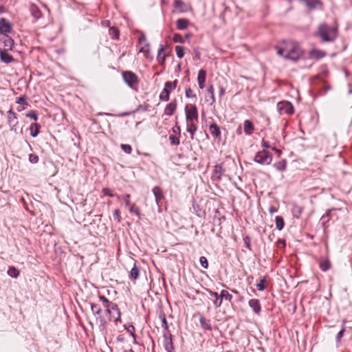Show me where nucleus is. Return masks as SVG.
Segmentation results:
<instances>
[{"instance_id":"nucleus-45","label":"nucleus","mask_w":352,"mask_h":352,"mask_svg":"<svg viewBox=\"0 0 352 352\" xmlns=\"http://www.w3.org/2000/svg\"><path fill=\"white\" fill-rule=\"evenodd\" d=\"M173 40L175 43H183L184 42L182 36L178 33L173 34Z\"/></svg>"},{"instance_id":"nucleus-36","label":"nucleus","mask_w":352,"mask_h":352,"mask_svg":"<svg viewBox=\"0 0 352 352\" xmlns=\"http://www.w3.org/2000/svg\"><path fill=\"white\" fill-rule=\"evenodd\" d=\"M159 318L162 321V328L166 331L165 332H167V331L168 329V322H167L165 314L161 311L159 314Z\"/></svg>"},{"instance_id":"nucleus-58","label":"nucleus","mask_w":352,"mask_h":352,"mask_svg":"<svg viewBox=\"0 0 352 352\" xmlns=\"http://www.w3.org/2000/svg\"><path fill=\"white\" fill-rule=\"evenodd\" d=\"M103 192L105 195L114 197V195L111 192V190L109 188H104Z\"/></svg>"},{"instance_id":"nucleus-54","label":"nucleus","mask_w":352,"mask_h":352,"mask_svg":"<svg viewBox=\"0 0 352 352\" xmlns=\"http://www.w3.org/2000/svg\"><path fill=\"white\" fill-rule=\"evenodd\" d=\"M129 198H130V195H129V194H126L122 197V199H123L126 207H129V206H131L132 204L130 202Z\"/></svg>"},{"instance_id":"nucleus-16","label":"nucleus","mask_w":352,"mask_h":352,"mask_svg":"<svg viewBox=\"0 0 352 352\" xmlns=\"http://www.w3.org/2000/svg\"><path fill=\"white\" fill-rule=\"evenodd\" d=\"M223 168L221 165L217 164L214 166L212 177L215 180H220L223 173Z\"/></svg>"},{"instance_id":"nucleus-62","label":"nucleus","mask_w":352,"mask_h":352,"mask_svg":"<svg viewBox=\"0 0 352 352\" xmlns=\"http://www.w3.org/2000/svg\"><path fill=\"white\" fill-rule=\"evenodd\" d=\"M225 94V89L223 87H221L219 90V95L220 96H222Z\"/></svg>"},{"instance_id":"nucleus-1","label":"nucleus","mask_w":352,"mask_h":352,"mask_svg":"<svg viewBox=\"0 0 352 352\" xmlns=\"http://www.w3.org/2000/svg\"><path fill=\"white\" fill-rule=\"evenodd\" d=\"M277 54L285 59L297 61L304 54L299 44L293 41H285L276 46Z\"/></svg>"},{"instance_id":"nucleus-14","label":"nucleus","mask_w":352,"mask_h":352,"mask_svg":"<svg viewBox=\"0 0 352 352\" xmlns=\"http://www.w3.org/2000/svg\"><path fill=\"white\" fill-rule=\"evenodd\" d=\"M209 131L211 135L215 138H220L221 137V130L220 127L214 122L210 124L209 125Z\"/></svg>"},{"instance_id":"nucleus-51","label":"nucleus","mask_w":352,"mask_h":352,"mask_svg":"<svg viewBox=\"0 0 352 352\" xmlns=\"http://www.w3.org/2000/svg\"><path fill=\"white\" fill-rule=\"evenodd\" d=\"M16 102L19 104L28 105V102H26V97L25 96H21L16 98Z\"/></svg>"},{"instance_id":"nucleus-12","label":"nucleus","mask_w":352,"mask_h":352,"mask_svg":"<svg viewBox=\"0 0 352 352\" xmlns=\"http://www.w3.org/2000/svg\"><path fill=\"white\" fill-rule=\"evenodd\" d=\"M163 338H164V346L165 348V350L167 352H172L173 350V336L168 333V332H164L163 333Z\"/></svg>"},{"instance_id":"nucleus-21","label":"nucleus","mask_w":352,"mask_h":352,"mask_svg":"<svg viewBox=\"0 0 352 352\" xmlns=\"http://www.w3.org/2000/svg\"><path fill=\"white\" fill-rule=\"evenodd\" d=\"M206 72L204 69H200L198 72L197 81L199 87L202 89L205 87Z\"/></svg>"},{"instance_id":"nucleus-46","label":"nucleus","mask_w":352,"mask_h":352,"mask_svg":"<svg viewBox=\"0 0 352 352\" xmlns=\"http://www.w3.org/2000/svg\"><path fill=\"white\" fill-rule=\"evenodd\" d=\"M199 263L201 267L204 269H207L208 267V259L205 256H201L199 258Z\"/></svg>"},{"instance_id":"nucleus-61","label":"nucleus","mask_w":352,"mask_h":352,"mask_svg":"<svg viewBox=\"0 0 352 352\" xmlns=\"http://www.w3.org/2000/svg\"><path fill=\"white\" fill-rule=\"evenodd\" d=\"M180 131H181V130H180V127H179V126H175V127L173 128V133H180Z\"/></svg>"},{"instance_id":"nucleus-37","label":"nucleus","mask_w":352,"mask_h":352,"mask_svg":"<svg viewBox=\"0 0 352 352\" xmlns=\"http://www.w3.org/2000/svg\"><path fill=\"white\" fill-rule=\"evenodd\" d=\"M331 267V262L329 259H325L320 263V268L322 271L326 272Z\"/></svg>"},{"instance_id":"nucleus-64","label":"nucleus","mask_w":352,"mask_h":352,"mask_svg":"<svg viewBox=\"0 0 352 352\" xmlns=\"http://www.w3.org/2000/svg\"><path fill=\"white\" fill-rule=\"evenodd\" d=\"M120 352H134V351L131 349H123Z\"/></svg>"},{"instance_id":"nucleus-13","label":"nucleus","mask_w":352,"mask_h":352,"mask_svg":"<svg viewBox=\"0 0 352 352\" xmlns=\"http://www.w3.org/2000/svg\"><path fill=\"white\" fill-rule=\"evenodd\" d=\"M8 124L10 127L11 131H16V126L18 124V120L16 113L12 110L10 109L8 111Z\"/></svg>"},{"instance_id":"nucleus-3","label":"nucleus","mask_w":352,"mask_h":352,"mask_svg":"<svg viewBox=\"0 0 352 352\" xmlns=\"http://www.w3.org/2000/svg\"><path fill=\"white\" fill-rule=\"evenodd\" d=\"M99 300L102 303L106 311L109 314L110 319L116 322L120 321L121 313L118 305L116 303L109 301L103 296H100Z\"/></svg>"},{"instance_id":"nucleus-25","label":"nucleus","mask_w":352,"mask_h":352,"mask_svg":"<svg viewBox=\"0 0 352 352\" xmlns=\"http://www.w3.org/2000/svg\"><path fill=\"white\" fill-rule=\"evenodd\" d=\"M153 193L155 198V201L157 205H159V202L164 198V195L162 193V190L158 186H155L153 188Z\"/></svg>"},{"instance_id":"nucleus-29","label":"nucleus","mask_w":352,"mask_h":352,"mask_svg":"<svg viewBox=\"0 0 352 352\" xmlns=\"http://www.w3.org/2000/svg\"><path fill=\"white\" fill-rule=\"evenodd\" d=\"M302 211H303L302 207H301L297 204H293V207L292 209V213L294 217L299 219L302 214Z\"/></svg>"},{"instance_id":"nucleus-8","label":"nucleus","mask_w":352,"mask_h":352,"mask_svg":"<svg viewBox=\"0 0 352 352\" xmlns=\"http://www.w3.org/2000/svg\"><path fill=\"white\" fill-rule=\"evenodd\" d=\"M277 110L280 114H289L294 113V109L292 104L287 101H281L277 104Z\"/></svg>"},{"instance_id":"nucleus-55","label":"nucleus","mask_w":352,"mask_h":352,"mask_svg":"<svg viewBox=\"0 0 352 352\" xmlns=\"http://www.w3.org/2000/svg\"><path fill=\"white\" fill-rule=\"evenodd\" d=\"M344 331H345V329L344 327H342L341 329V330L338 333L337 336H336V341L338 342H339L340 339L342 338Z\"/></svg>"},{"instance_id":"nucleus-11","label":"nucleus","mask_w":352,"mask_h":352,"mask_svg":"<svg viewBox=\"0 0 352 352\" xmlns=\"http://www.w3.org/2000/svg\"><path fill=\"white\" fill-rule=\"evenodd\" d=\"M139 44L142 45L139 52L144 53L146 58H148L149 54V43L146 41V36L144 33H141L138 38Z\"/></svg>"},{"instance_id":"nucleus-5","label":"nucleus","mask_w":352,"mask_h":352,"mask_svg":"<svg viewBox=\"0 0 352 352\" xmlns=\"http://www.w3.org/2000/svg\"><path fill=\"white\" fill-rule=\"evenodd\" d=\"M124 81L127 85L133 89H137L139 83L138 77L132 72L126 71L122 73Z\"/></svg>"},{"instance_id":"nucleus-6","label":"nucleus","mask_w":352,"mask_h":352,"mask_svg":"<svg viewBox=\"0 0 352 352\" xmlns=\"http://www.w3.org/2000/svg\"><path fill=\"white\" fill-rule=\"evenodd\" d=\"M254 160L261 164H270L272 161V155L267 151H258L254 156Z\"/></svg>"},{"instance_id":"nucleus-15","label":"nucleus","mask_w":352,"mask_h":352,"mask_svg":"<svg viewBox=\"0 0 352 352\" xmlns=\"http://www.w3.org/2000/svg\"><path fill=\"white\" fill-rule=\"evenodd\" d=\"M325 56H326L325 52L320 50L316 49V48L312 49L309 52V58H312V59L319 60V59L322 58Z\"/></svg>"},{"instance_id":"nucleus-23","label":"nucleus","mask_w":352,"mask_h":352,"mask_svg":"<svg viewBox=\"0 0 352 352\" xmlns=\"http://www.w3.org/2000/svg\"><path fill=\"white\" fill-rule=\"evenodd\" d=\"M197 122H186V131L190 134V139H194V135L197 131Z\"/></svg>"},{"instance_id":"nucleus-38","label":"nucleus","mask_w":352,"mask_h":352,"mask_svg":"<svg viewBox=\"0 0 352 352\" xmlns=\"http://www.w3.org/2000/svg\"><path fill=\"white\" fill-rule=\"evenodd\" d=\"M8 274L12 278H17L19 275V271L14 267H10Z\"/></svg>"},{"instance_id":"nucleus-60","label":"nucleus","mask_w":352,"mask_h":352,"mask_svg":"<svg viewBox=\"0 0 352 352\" xmlns=\"http://www.w3.org/2000/svg\"><path fill=\"white\" fill-rule=\"evenodd\" d=\"M261 144H262V146L263 148H270V145L269 142L265 141L264 140H262Z\"/></svg>"},{"instance_id":"nucleus-34","label":"nucleus","mask_w":352,"mask_h":352,"mask_svg":"<svg viewBox=\"0 0 352 352\" xmlns=\"http://www.w3.org/2000/svg\"><path fill=\"white\" fill-rule=\"evenodd\" d=\"M333 210H335V209L332 208V209L327 210L326 211V212L321 217L320 220L322 221L323 227H324L325 223H327L330 220V218H331L330 214Z\"/></svg>"},{"instance_id":"nucleus-18","label":"nucleus","mask_w":352,"mask_h":352,"mask_svg":"<svg viewBox=\"0 0 352 352\" xmlns=\"http://www.w3.org/2000/svg\"><path fill=\"white\" fill-rule=\"evenodd\" d=\"M0 58L6 63H10L14 61L13 56L8 52V50H0Z\"/></svg>"},{"instance_id":"nucleus-63","label":"nucleus","mask_w":352,"mask_h":352,"mask_svg":"<svg viewBox=\"0 0 352 352\" xmlns=\"http://www.w3.org/2000/svg\"><path fill=\"white\" fill-rule=\"evenodd\" d=\"M117 340H118V342H123V341H124V338H123L122 336H118L117 337Z\"/></svg>"},{"instance_id":"nucleus-44","label":"nucleus","mask_w":352,"mask_h":352,"mask_svg":"<svg viewBox=\"0 0 352 352\" xmlns=\"http://www.w3.org/2000/svg\"><path fill=\"white\" fill-rule=\"evenodd\" d=\"M121 149L127 154H131L132 152V148L129 144H122L120 145Z\"/></svg>"},{"instance_id":"nucleus-2","label":"nucleus","mask_w":352,"mask_h":352,"mask_svg":"<svg viewBox=\"0 0 352 352\" xmlns=\"http://www.w3.org/2000/svg\"><path fill=\"white\" fill-rule=\"evenodd\" d=\"M338 32L336 27L322 23L318 28L317 35L323 42H333L338 37Z\"/></svg>"},{"instance_id":"nucleus-30","label":"nucleus","mask_w":352,"mask_h":352,"mask_svg":"<svg viewBox=\"0 0 352 352\" xmlns=\"http://www.w3.org/2000/svg\"><path fill=\"white\" fill-rule=\"evenodd\" d=\"M41 126L38 123H32L30 126V135L32 137L35 138L39 133Z\"/></svg>"},{"instance_id":"nucleus-50","label":"nucleus","mask_w":352,"mask_h":352,"mask_svg":"<svg viewBox=\"0 0 352 352\" xmlns=\"http://www.w3.org/2000/svg\"><path fill=\"white\" fill-rule=\"evenodd\" d=\"M29 161L32 164H36L38 162V157L37 155L31 153L29 155Z\"/></svg>"},{"instance_id":"nucleus-47","label":"nucleus","mask_w":352,"mask_h":352,"mask_svg":"<svg viewBox=\"0 0 352 352\" xmlns=\"http://www.w3.org/2000/svg\"><path fill=\"white\" fill-rule=\"evenodd\" d=\"M26 116L28 118H30L34 121H36L38 120V115L35 111H30L27 114Z\"/></svg>"},{"instance_id":"nucleus-7","label":"nucleus","mask_w":352,"mask_h":352,"mask_svg":"<svg viewBox=\"0 0 352 352\" xmlns=\"http://www.w3.org/2000/svg\"><path fill=\"white\" fill-rule=\"evenodd\" d=\"M186 122H197L198 111L195 105L185 107Z\"/></svg>"},{"instance_id":"nucleus-9","label":"nucleus","mask_w":352,"mask_h":352,"mask_svg":"<svg viewBox=\"0 0 352 352\" xmlns=\"http://www.w3.org/2000/svg\"><path fill=\"white\" fill-rule=\"evenodd\" d=\"M90 307L92 314L96 316V320L100 322V326L104 327L106 325L105 319L101 316V307L95 303H90Z\"/></svg>"},{"instance_id":"nucleus-49","label":"nucleus","mask_w":352,"mask_h":352,"mask_svg":"<svg viewBox=\"0 0 352 352\" xmlns=\"http://www.w3.org/2000/svg\"><path fill=\"white\" fill-rule=\"evenodd\" d=\"M127 331L133 336L134 342L136 343V335L135 333V327L133 325H130L127 329Z\"/></svg>"},{"instance_id":"nucleus-59","label":"nucleus","mask_w":352,"mask_h":352,"mask_svg":"<svg viewBox=\"0 0 352 352\" xmlns=\"http://www.w3.org/2000/svg\"><path fill=\"white\" fill-rule=\"evenodd\" d=\"M208 292H209L210 296L211 297L214 298V299L220 298V296H219L218 294L215 292L209 291Z\"/></svg>"},{"instance_id":"nucleus-43","label":"nucleus","mask_w":352,"mask_h":352,"mask_svg":"<svg viewBox=\"0 0 352 352\" xmlns=\"http://www.w3.org/2000/svg\"><path fill=\"white\" fill-rule=\"evenodd\" d=\"M169 140H170V142L172 145L173 146H177L179 144V138L175 136V135H170L169 138H168Z\"/></svg>"},{"instance_id":"nucleus-10","label":"nucleus","mask_w":352,"mask_h":352,"mask_svg":"<svg viewBox=\"0 0 352 352\" xmlns=\"http://www.w3.org/2000/svg\"><path fill=\"white\" fill-rule=\"evenodd\" d=\"M13 31L12 23L5 18L0 19V34H8Z\"/></svg>"},{"instance_id":"nucleus-33","label":"nucleus","mask_w":352,"mask_h":352,"mask_svg":"<svg viewBox=\"0 0 352 352\" xmlns=\"http://www.w3.org/2000/svg\"><path fill=\"white\" fill-rule=\"evenodd\" d=\"M128 208H129V210L131 213L135 214L138 217L139 219H141V214H140V208L138 206H136V205L135 204H132Z\"/></svg>"},{"instance_id":"nucleus-28","label":"nucleus","mask_w":352,"mask_h":352,"mask_svg":"<svg viewBox=\"0 0 352 352\" xmlns=\"http://www.w3.org/2000/svg\"><path fill=\"white\" fill-rule=\"evenodd\" d=\"M31 14L35 19H40L42 16V14L39 8L34 4H32L30 8Z\"/></svg>"},{"instance_id":"nucleus-22","label":"nucleus","mask_w":352,"mask_h":352,"mask_svg":"<svg viewBox=\"0 0 352 352\" xmlns=\"http://www.w3.org/2000/svg\"><path fill=\"white\" fill-rule=\"evenodd\" d=\"M244 132L247 135H250L253 133L255 128L253 123L250 120H245L243 122Z\"/></svg>"},{"instance_id":"nucleus-4","label":"nucleus","mask_w":352,"mask_h":352,"mask_svg":"<svg viewBox=\"0 0 352 352\" xmlns=\"http://www.w3.org/2000/svg\"><path fill=\"white\" fill-rule=\"evenodd\" d=\"M177 85V80L167 81L164 84V87L160 94V99L163 101H168L170 98V93L175 89Z\"/></svg>"},{"instance_id":"nucleus-20","label":"nucleus","mask_w":352,"mask_h":352,"mask_svg":"<svg viewBox=\"0 0 352 352\" xmlns=\"http://www.w3.org/2000/svg\"><path fill=\"white\" fill-rule=\"evenodd\" d=\"M177 109V102L175 100L168 103L164 109V114L168 116L173 115Z\"/></svg>"},{"instance_id":"nucleus-26","label":"nucleus","mask_w":352,"mask_h":352,"mask_svg":"<svg viewBox=\"0 0 352 352\" xmlns=\"http://www.w3.org/2000/svg\"><path fill=\"white\" fill-rule=\"evenodd\" d=\"M165 46L160 45V47L157 52V60L160 64H163L166 59V54H164Z\"/></svg>"},{"instance_id":"nucleus-57","label":"nucleus","mask_w":352,"mask_h":352,"mask_svg":"<svg viewBox=\"0 0 352 352\" xmlns=\"http://www.w3.org/2000/svg\"><path fill=\"white\" fill-rule=\"evenodd\" d=\"M214 305L215 306V307H221V304H222V300L219 298H215V300H214Z\"/></svg>"},{"instance_id":"nucleus-31","label":"nucleus","mask_w":352,"mask_h":352,"mask_svg":"<svg viewBox=\"0 0 352 352\" xmlns=\"http://www.w3.org/2000/svg\"><path fill=\"white\" fill-rule=\"evenodd\" d=\"M199 322H200L201 327L204 329L209 330V331L212 330V327L210 323V321L208 320H207L205 317L201 316L199 318Z\"/></svg>"},{"instance_id":"nucleus-41","label":"nucleus","mask_w":352,"mask_h":352,"mask_svg":"<svg viewBox=\"0 0 352 352\" xmlns=\"http://www.w3.org/2000/svg\"><path fill=\"white\" fill-rule=\"evenodd\" d=\"M220 298L223 300V299H226L228 301H231L232 299V296L229 294V292L227 290H222L220 294Z\"/></svg>"},{"instance_id":"nucleus-52","label":"nucleus","mask_w":352,"mask_h":352,"mask_svg":"<svg viewBox=\"0 0 352 352\" xmlns=\"http://www.w3.org/2000/svg\"><path fill=\"white\" fill-rule=\"evenodd\" d=\"M113 217L115 219V220H116V221L118 223H120L121 221V217H120V211L118 209H116L113 212Z\"/></svg>"},{"instance_id":"nucleus-48","label":"nucleus","mask_w":352,"mask_h":352,"mask_svg":"<svg viewBox=\"0 0 352 352\" xmlns=\"http://www.w3.org/2000/svg\"><path fill=\"white\" fill-rule=\"evenodd\" d=\"M266 280L265 278H262L260 280V282L256 285V287L259 291H263L265 288V283Z\"/></svg>"},{"instance_id":"nucleus-35","label":"nucleus","mask_w":352,"mask_h":352,"mask_svg":"<svg viewBox=\"0 0 352 352\" xmlns=\"http://www.w3.org/2000/svg\"><path fill=\"white\" fill-rule=\"evenodd\" d=\"M276 228L278 230H282L284 228L285 223L282 217L276 216L275 218Z\"/></svg>"},{"instance_id":"nucleus-56","label":"nucleus","mask_w":352,"mask_h":352,"mask_svg":"<svg viewBox=\"0 0 352 352\" xmlns=\"http://www.w3.org/2000/svg\"><path fill=\"white\" fill-rule=\"evenodd\" d=\"M184 3L181 0H175L174 6L175 8H182Z\"/></svg>"},{"instance_id":"nucleus-42","label":"nucleus","mask_w":352,"mask_h":352,"mask_svg":"<svg viewBox=\"0 0 352 352\" xmlns=\"http://www.w3.org/2000/svg\"><path fill=\"white\" fill-rule=\"evenodd\" d=\"M109 34L111 36V38L113 39H118L119 38V32L115 28H110Z\"/></svg>"},{"instance_id":"nucleus-32","label":"nucleus","mask_w":352,"mask_h":352,"mask_svg":"<svg viewBox=\"0 0 352 352\" xmlns=\"http://www.w3.org/2000/svg\"><path fill=\"white\" fill-rule=\"evenodd\" d=\"M274 166L277 170L284 171L287 167V161L285 160H283L280 162H276L274 164Z\"/></svg>"},{"instance_id":"nucleus-24","label":"nucleus","mask_w":352,"mask_h":352,"mask_svg":"<svg viewBox=\"0 0 352 352\" xmlns=\"http://www.w3.org/2000/svg\"><path fill=\"white\" fill-rule=\"evenodd\" d=\"M140 268L137 266L136 264H134L133 267L130 271L129 278L131 280H135L139 278Z\"/></svg>"},{"instance_id":"nucleus-17","label":"nucleus","mask_w":352,"mask_h":352,"mask_svg":"<svg viewBox=\"0 0 352 352\" xmlns=\"http://www.w3.org/2000/svg\"><path fill=\"white\" fill-rule=\"evenodd\" d=\"M1 41L3 43V47L6 50H11L14 46V40L8 36V34L3 35Z\"/></svg>"},{"instance_id":"nucleus-40","label":"nucleus","mask_w":352,"mask_h":352,"mask_svg":"<svg viewBox=\"0 0 352 352\" xmlns=\"http://www.w3.org/2000/svg\"><path fill=\"white\" fill-rule=\"evenodd\" d=\"M207 92L208 96L210 98V104H212L215 102L214 87L212 85L208 87Z\"/></svg>"},{"instance_id":"nucleus-53","label":"nucleus","mask_w":352,"mask_h":352,"mask_svg":"<svg viewBox=\"0 0 352 352\" xmlns=\"http://www.w3.org/2000/svg\"><path fill=\"white\" fill-rule=\"evenodd\" d=\"M185 95L186 98H195V95L192 94V89L188 87L186 89Z\"/></svg>"},{"instance_id":"nucleus-27","label":"nucleus","mask_w":352,"mask_h":352,"mask_svg":"<svg viewBox=\"0 0 352 352\" xmlns=\"http://www.w3.org/2000/svg\"><path fill=\"white\" fill-rule=\"evenodd\" d=\"M176 24L177 29L183 30L188 27L190 21L187 19H179L177 20Z\"/></svg>"},{"instance_id":"nucleus-39","label":"nucleus","mask_w":352,"mask_h":352,"mask_svg":"<svg viewBox=\"0 0 352 352\" xmlns=\"http://www.w3.org/2000/svg\"><path fill=\"white\" fill-rule=\"evenodd\" d=\"M175 52H176L177 56L179 58H182L185 54V48L183 46L177 45L175 47Z\"/></svg>"},{"instance_id":"nucleus-19","label":"nucleus","mask_w":352,"mask_h":352,"mask_svg":"<svg viewBox=\"0 0 352 352\" xmlns=\"http://www.w3.org/2000/svg\"><path fill=\"white\" fill-rule=\"evenodd\" d=\"M248 304L256 314H258L261 312V304L258 299H251L249 300Z\"/></svg>"}]
</instances>
